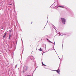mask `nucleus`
Listing matches in <instances>:
<instances>
[{"instance_id":"f257e3e1","label":"nucleus","mask_w":76,"mask_h":76,"mask_svg":"<svg viewBox=\"0 0 76 76\" xmlns=\"http://www.w3.org/2000/svg\"><path fill=\"white\" fill-rule=\"evenodd\" d=\"M61 20L63 23L64 24H65V23H66V20L65 19V18H61Z\"/></svg>"},{"instance_id":"f03ea898","label":"nucleus","mask_w":76,"mask_h":76,"mask_svg":"<svg viewBox=\"0 0 76 76\" xmlns=\"http://www.w3.org/2000/svg\"><path fill=\"white\" fill-rule=\"evenodd\" d=\"M57 73H60V70L59 69H58V70L56 71Z\"/></svg>"},{"instance_id":"7ed1b4c3","label":"nucleus","mask_w":76,"mask_h":76,"mask_svg":"<svg viewBox=\"0 0 76 76\" xmlns=\"http://www.w3.org/2000/svg\"><path fill=\"white\" fill-rule=\"evenodd\" d=\"M6 34H5L3 36V37H4V38H5V37H6Z\"/></svg>"},{"instance_id":"20e7f679","label":"nucleus","mask_w":76,"mask_h":76,"mask_svg":"<svg viewBox=\"0 0 76 76\" xmlns=\"http://www.w3.org/2000/svg\"><path fill=\"white\" fill-rule=\"evenodd\" d=\"M11 37V35H10V34L9 35V39H10V37Z\"/></svg>"},{"instance_id":"39448f33","label":"nucleus","mask_w":76,"mask_h":76,"mask_svg":"<svg viewBox=\"0 0 76 76\" xmlns=\"http://www.w3.org/2000/svg\"><path fill=\"white\" fill-rule=\"evenodd\" d=\"M38 50L39 51H42V49H41V48H40V49H39Z\"/></svg>"},{"instance_id":"423d86ee","label":"nucleus","mask_w":76,"mask_h":76,"mask_svg":"<svg viewBox=\"0 0 76 76\" xmlns=\"http://www.w3.org/2000/svg\"><path fill=\"white\" fill-rule=\"evenodd\" d=\"M58 7H64L59 6Z\"/></svg>"},{"instance_id":"0eeeda50","label":"nucleus","mask_w":76,"mask_h":76,"mask_svg":"<svg viewBox=\"0 0 76 76\" xmlns=\"http://www.w3.org/2000/svg\"><path fill=\"white\" fill-rule=\"evenodd\" d=\"M42 64L43 66H45V65L43 64V62H42Z\"/></svg>"},{"instance_id":"6e6552de","label":"nucleus","mask_w":76,"mask_h":76,"mask_svg":"<svg viewBox=\"0 0 76 76\" xmlns=\"http://www.w3.org/2000/svg\"><path fill=\"white\" fill-rule=\"evenodd\" d=\"M49 42H51V43H52V42H51L50 41H49Z\"/></svg>"},{"instance_id":"1a4fd4ad","label":"nucleus","mask_w":76,"mask_h":76,"mask_svg":"<svg viewBox=\"0 0 76 76\" xmlns=\"http://www.w3.org/2000/svg\"><path fill=\"white\" fill-rule=\"evenodd\" d=\"M31 24L32 23V22H31Z\"/></svg>"},{"instance_id":"9d476101","label":"nucleus","mask_w":76,"mask_h":76,"mask_svg":"<svg viewBox=\"0 0 76 76\" xmlns=\"http://www.w3.org/2000/svg\"><path fill=\"white\" fill-rule=\"evenodd\" d=\"M10 5H12V4H10Z\"/></svg>"}]
</instances>
